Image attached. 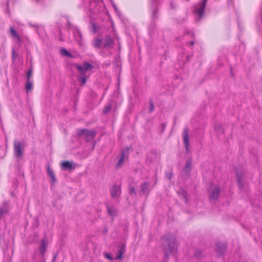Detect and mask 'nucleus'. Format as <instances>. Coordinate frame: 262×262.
<instances>
[{
  "instance_id": "f257e3e1",
  "label": "nucleus",
  "mask_w": 262,
  "mask_h": 262,
  "mask_svg": "<svg viewBox=\"0 0 262 262\" xmlns=\"http://www.w3.org/2000/svg\"><path fill=\"white\" fill-rule=\"evenodd\" d=\"M164 255V262H167L169 259L170 254H173L177 252L178 243L175 235L171 233H167L161 237Z\"/></svg>"
},
{
  "instance_id": "f03ea898",
  "label": "nucleus",
  "mask_w": 262,
  "mask_h": 262,
  "mask_svg": "<svg viewBox=\"0 0 262 262\" xmlns=\"http://www.w3.org/2000/svg\"><path fill=\"white\" fill-rule=\"evenodd\" d=\"M245 172L242 169H236V178L239 188L244 190L248 187V183L244 179Z\"/></svg>"
},
{
  "instance_id": "7ed1b4c3",
  "label": "nucleus",
  "mask_w": 262,
  "mask_h": 262,
  "mask_svg": "<svg viewBox=\"0 0 262 262\" xmlns=\"http://www.w3.org/2000/svg\"><path fill=\"white\" fill-rule=\"evenodd\" d=\"M208 0H203L201 3H199L195 6L194 9V13L201 18L204 14V10Z\"/></svg>"
},
{
  "instance_id": "20e7f679",
  "label": "nucleus",
  "mask_w": 262,
  "mask_h": 262,
  "mask_svg": "<svg viewBox=\"0 0 262 262\" xmlns=\"http://www.w3.org/2000/svg\"><path fill=\"white\" fill-rule=\"evenodd\" d=\"M14 155L18 158L20 159L23 157V150L21 148V143L18 141H15L14 143Z\"/></svg>"
},
{
  "instance_id": "39448f33",
  "label": "nucleus",
  "mask_w": 262,
  "mask_h": 262,
  "mask_svg": "<svg viewBox=\"0 0 262 262\" xmlns=\"http://www.w3.org/2000/svg\"><path fill=\"white\" fill-rule=\"evenodd\" d=\"M217 247V252L218 253V256H223L224 253L227 250V245L226 243L222 242H217L216 244Z\"/></svg>"
},
{
  "instance_id": "423d86ee",
  "label": "nucleus",
  "mask_w": 262,
  "mask_h": 262,
  "mask_svg": "<svg viewBox=\"0 0 262 262\" xmlns=\"http://www.w3.org/2000/svg\"><path fill=\"white\" fill-rule=\"evenodd\" d=\"M10 209V205L9 202H5L3 204L2 206L0 207V219L3 215L9 213Z\"/></svg>"
},
{
  "instance_id": "0eeeda50",
  "label": "nucleus",
  "mask_w": 262,
  "mask_h": 262,
  "mask_svg": "<svg viewBox=\"0 0 262 262\" xmlns=\"http://www.w3.org/2000/svg\"><path fill=\"white\" fill-rule=\"evenodd\" d=\"M76 68L81 73V74L83 75L86 72V71L92 70L93 68V66L90 64L89 63L85 62L82 66L77 65Z\"/></svg>"
},
{
  "instance_id": "6e6552de",
  "label": "nucleus",
  "mask_w": 262,
  "mask_h": 262,
  "mask_svg": "<svg viewBox=\"0 0 262 262\" xmlns=\"http://www.w3.org/2000/svg\"><path fill=\"white\" fill-rule=\"evenodd\" d=\"M61 168L62 170H71L74 169L75 166L72 162L64 161L61 163Z\"/></svg>"
},
{
  "instance_id": "1a4fd4ad",
  "label": "nucleus",
  "mask_w": 262,
  "mask_h": 262,
  "mask_svg": "<svg viewBox=\"0 0 262 262\" xmlns=\"http://www.w3.org/2000/svg\"><path fill=\"white\" fill-rule=\"evenodd\" d=\"M125 251V244L121 243L119 246V249L117 251V255L115 258V259H121L122 255Z\"/></svg>"
},
{
  "instance_id": "9d476101",
  "label": "nucleus",
  "mask_w": 262,
  "mask_h": 262,
  "mask_svg": "<svg viewBox=\"0 0 262 262\" xmlns=\"http://www.w3.org/2000/svg\"><path fill=\"white\" fill-rule=\"evenodd\" d=\"M183 138L184 140V144L186 150L188 151L189 146V137H188V129L187 128H184L183 133Z\"/></svg>"
},
{
  "instance_id": "9b49d317",
  "label": "nucleus",
  "mask_w": 262,
  "mask_h": 262,
  "mask_svg": "<svg viewBox=\"0 0 262 262\" xmlns=\"http://www.w3.org/2000/svg\"><path fill=\"white\" fill-rule=\"evenodd\" d=\"M210 196H216L220 192V188L216 185H211L209 189Z\"/></svg>"
},
{
  "instance_id": "f8f14e48",
  "label": "nucleus",
  "mask_w": 262,
  "mask_h": 262,
  "mask_svg": "<svg viewBox=\"0 0 262 262\" xmlns=\"http://www.w3.org/2000/svg\"><path fill=\"white\" fill-rule=\"evenodd\" d=\"M113 40L110 36H107L103 40V48H110L112 47Z\"/></svg>"
},
{
  "instance_id": "ddd939ff",
  "label": "nucleus",
  "mask_w": 262,
  "mask_h": 262,
  "mask_svg": "<svg viewBox=\"0 0 262 262\" xmlns=\"http://www.w3.org/2000/svg\"><path fill=\"white\" fill-rule=\"evenodd\" d=\"M47 173L51 178L52 184L54 185L56 182V179L53 170L50 168L49 165L47 166Z\"/></svg>"
},
{
  "instance_id": "4468645a",
  "label": "nucleus",
  "mask_w": 262,
  "mask_h": 262,
  "mask_svg": "<svg viewBox=\"0 0 262 262\" xmlns=\"http://www.w3.org/2000/svg\"><path fill=\"white\" fill-rule=\"evenodd\" d=\"M112 196H118L120 195V187L118 185H114L111 189Z\"/></svg>"
},
{
  "instance_id": "2eb2a0df",
  "label": "nucleus",
  "mask_w": 262,
  "mask_h": 262,
  "mask_svg": "<svg viewBox=\"0 0 262 262\" xmlns=\"http://www.w3.org/2000/svg\"><path fill=\"white\" fill-rule=\"evenodd\" d=\"M96 132L94 130H86L85 135L86 136V140L90 141L93 139L96 136Z\"/></svg>"
},
{
  "instance_id": "dca6fc26",
  "label": "nucleus",
  "mask_w": 262,
  "mask_h": 262,
  "mask_svg": "<svg viewBox=\"0 0 262 262\" xmlns=\"http://www.w3.org/2000/svg\"><path fill=\"white\" fill-rule=\"evenodd\" d=\"M46 240H45V238H43L41 241V244L40 247L39 248L40 254L42 256H43L45 255V252L46 251L47 246V244L46 243Z\"/></svg>"
},
{
  "instance_id": "f3484780",
  "label": "nucleus",
  "mask_w": 262,
  "mask_h": 262,
  "mask_svg": "<svg viewBox=\"0 0 262 262\" xmlns=\"http://www.w3.org/2000/svg\"><path fill=\"white\" fill-rule=\"evenodd\" d=\"M106 208L107 210V213L109 214V215H110L112 217H114L117 215L118 211L115 208L107 205Z\"/></svg>"
},
{
  "instance_id": "a211bd4d",
  "label": "nucleus",
  "mask_w": 262,
  "mask_h": 262,
  "mask_svg": "<svg viewBox=\"0 0 262 262\" xmlns=\"http://www.w3.org/2000/svg\"><path fill=\"white\" fill-rule=\"evenodd\" d=\"M93 46L97 48L103 47V40L98 38H95L92 41Z\"/></svg>"
},
{
  "instance_id": "6ab92c4d",
  "label": "nucleus",
  "mask_w": 262,
  "mask_h": 262,
  "mask_svg": "<svg viewBox=\"0 0 262 262\" xmlns=\"http://www.w3.org/2000/svg\"><path fill=\"white\" fill-rule=\"evenodd\" d=\"M191 164H192V159L189 158L186 163V165L184 167V170L186 172H189L191 169Z\"/></svg>"
},
{
  "instance_id": "aec40b11",
  "label": "nucleus",
  "mask_w": 262,
  "mask_h": 262,
  "mask_svg": "<svg viewBox=\"0 0 262 262\" xmlns=\"http://www.w3.org/2000/svg\"><path fill=\"white\" fill-rule=\"evenodd\" d=\"M10 33H11V35L13 37H15V38L17 39V40L19 42H20L21 38H20V36H19L18 33L16 32V31L14 29V28L12 27H10Z\"/></svg>"
},
{
  "instance_id": "412c9836",
  "label": "nucleus",
  "mask_w": 262,
  "mask_h": 262,
  "mask_svg": "<svg viewBox=\"0 0 262 262\" xmlns=\"http://www.w3.org/2000/svg\"><path fill=\"white\" fill-rule=\"evenodd\" d=\"M141 191L143 193H145L148 191V184L147 182H143L141 184L140 186Z\"/></svg>"
},
{
  "instance_id": "4be33fe9",
  "label": "nucleus",
  "mask_w": 262,
  "mask_h": 262,
  "mask_svg": "<svg viewBox=\"0 0 262 262\" xmlns=\"http://www.w3.org/2000/svg\"><path fill=\"white\" fill-rule=\"evenodd\" d=\"M214 128L217 134H221L224 133V130L222 127L220 123H215L214 124Z\"/></svg>"
},
{
  "instance_id": "5701e85b",
  "label": "nucleus",
  "mask_w": 262,
  "mask_h": 262,
  "mask_svg": "<svg viewBox=\"0 0 262 262\" xmlns=\"http://www.w3.org/2000/svg\"><path fill=\"white\" fill-rule=\"evenodd\" d=\"M194 256L196 258H201L203 256V251L199 249L196 250L194 253Z\"/></svg>"
},
{
  "instance_id": "b1692460",
  "label": "nucleus",
  "mask_w": 262,
  "mask_h": 262,
  "mask_svg": "<svg viewBox=\"0 0 262 262\" xmlns=\"http://www.w3.org/2000/svg\"><path fill=\"white\" fill-rule=\"evenodd\" d=\"M33 88V82L31 80H27L26 84V89L27 91H31Z\"/></svg>"
},
{
  "instance_id": "393cba45",
  "label": "nucleus",
  "mask_w": 262,
  "mask_h": 262,
  "mask_svg": "<svg viewBox=\"0 0 262 262\" xmlns=\"http://www.w3.org/2000/svg\"><path fill=\"white\" fill-rule=\"evenodd\" d=\"M60 52L61 55L63 56L69 57H72V55L71 53H70L66 49L64 48H61L60 50Z\"/></svg>"
},
{
  "instance_id": "a878e982",
  "label": "nucleus",
  "mask_w": 262,
  "mask_h": 262,
  "mask_svg": "<svg viewBox=\"0 0 262 262\" xmlns=\"http://www.w3.org/2000/svg\"><path fill=\"white\" fill-rule=\"evenodd\" d=\"M124 154H123L117 163V164L116 166L117 168H119L122 167L123 163V161H124Z\"/></svg>"
},
{
  "instance_id": "bb28decb",
  "label": "nucleus",
  "mask_w": 262,
  "mask_h": 262,
  "mask_svg": "<svg viewBox=\"0 0 262 262\" xmlns=\"http://www.w3.org/2000/svg\"><path fill=\"white\" fill-rule=\"evenodd\" d=\"M103 255L105 258L110 259V260H113L114 259H115L114 258H113L110 254H109L107 252H104L103 253Z\"/></svg>"
},
{
  "instance_id": "cd10ccee",
  "label": "nucleus",
  "mask_w": 262,
  "mask_h": 262,
  "mask_svg": "<svg viewBox=\"0 0 262 262\" xmlns=\"http://www.w3.org/2000/svg\"><path fill=\"white\" fill-rule=\"evenodd\" d=\"M78 79L79 81L82 84H84L85 83V82H86V78H85V77L84 76H83L82 77H78Z\"/></svg>"
},
{
  "instance_id": "c85d7f7f",
  "label": "nucleus",
  "mask_w": 262,
  "mask_h": 262,
  "mask_svg": "<svg viewBox=\"0 0 262 262\" xmlns=\"http://www.w3.org/2000/svg\"><path fill=\"white\" fill-rule=\"evenodd\" d=\"M32 71L31 69H30L28 72H27V80H30V78L32 76Z\"/></svg>"
},
{
  "instance_id": "c756f323",
  "label": "nucleus",
  "mask_w": 262,
  "mask_h": 262,
  "mask_svg": "<svg viewBox=\"0 0 262 262\" xmlns=\"http://www.w3.org/2000/svg\"><path fill=\"white\" fill-rule=\"evenodd\" d=\"M86 129H80L78 130L77 134L79 135H85Z\"/></svg>"
},
{
  "instance_id": "7c9ffc66",
  "label": "nucleus",
  "mask_w": 262,
  "mask_h": 262,
  "mask_svg": "<svg viewBox=\"0 0 262 262\" xmlns=\"http://www.w3.org/2000/svg\"><path fill=\"white\" fill-rule=\"evenodd\" d=\"M111 109V107L110 105H107V106H105L103 110L104 113H108V112L110 111Z\"/></svg>"
},
{
  "instance_id": "2f4dec72",
  "label": "nucleus",
  "mask_w": 262,
  "mask_h": 262,
  "mask_svg": "<svg viewBox=\"0 0 262 262\" xmlns=\"http://www.w3.org/2000/svg\"><path fill=\"white\" fill-rule=\"evenodd\" d=\"M57 256H58V252H56V253H54L53 259H52L51 262H55V260L57 257Z\"/></svg>"
},
{
  "instance_id": "473e14b6",
  "label": "nucleus",
  "mask_w": 262,
  "mask_h": 262,
  "mask_svg": "<svg viewBox=\"0 0 262 262\" xmlns=\"http://www.w3.org/2000/svg\"><path fill=\"white\" fill-rule=\"evenodd\" d=\"M218 198H210V202L214 203L217 200Z\"/></svg>"
},
{
  "instance_id": "72a5a7b5",
  "label": "nucleus",
  "mask_w": 262,
  "mask_h": 262,
  "mask_svg": "<svg viewBox=\"0 0 262 262\" xmlns=\"http://www.w3.org/2000/svg\"><path fill=\"white\" fill-rule=\"evenodd\" d=\"M77 35V36H78L80 38V39H81V37H82V35L79 32V31H77L76 33H75V36Z\"/></svg>"
},
{
  "instance_id": "f704fd0d",
  "label": "nucleus",
  "mask_w": 262,
  "mask_h": 262,
  "mask_svg": "<svg viewBox=\"0 0 262 262\" xmlns=\"http://www.w3.org/2000/svg\"><path fill=\"white\" fill-rule=\"evenodd\" d=\"M12 58L14 60L15 59V52L14 50H13L12 52Z\"/></svg>"
},
{
  "instance_id": "c9c22d12",
  "label": "nucleus",
  "mask_w": 262,
  "mask_h": 262,
  "mask_svg": "<svg viewBox=\"0 0 262 262\" xmlns=\"http://www.w3.org/2000/svg\"><path fill=\"white\" fill-rule=\"evenodd\" d=\"M130 192H131V194L132 195H133V194H135V190L134 188H132L131 190H130Z\"/></svg>"
},
{
  "instance_id": "e433bc0d",
  "label": "nucleus",
  "mask_w": 262,
  "mask_h": 262,
  "mask_svg": "<svg viewBox=\"0 0 262 262\" xmlns=\"http://www.w3.org/2000/svg\"><path fill=\"white\" fill-rule=\"evenodd\" d=\"M150 106H151L150 111H152L154 110V105H153L152 103H151V102L150 103Z\"/></svg>"
},
{
  "instance_id": "4c0bfd02",
  "label": "nucleus",
  "mask_w": 262,
  "mask_h": 262,
  "mask_svg": "<svg viewBox=\"0 0 262 262\" xmlns=\"http://www.w3.org/2000/svg\"><path fill=\"white\" fill-rule=\"evenodd\" d=\"M184 201H185V202L186 203H187V201H188V198H186V197H185V198H184Z\"/></svg>"
},
{
  "instance_id": "58836bf2",
  "label": "nucleus",
  "mask_w": 262,
  "mask_h": 262,
  "mask_svg": "<svg viewBox=\"0 0 262 262\" xmlns=\"http://www.w3.org/2000/svg\"><path fill=\"white\" fill-rule=\"evenodd\" d=\"M167 177H168V179H170L171 178V177H172V174L171 173H169V174L168 175Z\"/></svg>"
},
{
  "instance_id": "ea45409f",
  "label": "nucleus",
  "mask_w": 262,
  "mask_h": 262,
  "mask_svg": "<svg viewBox=\"0 0 262 262\" xmlns=\"http://www.w3.org/2000/svg\"><path fill=\"white\" fill-rule=\"evenodd\" d=\"M107 232V228H105V229H104V233H106Z\"/></svg>"
},
{
  "instance_id": "a19ab883",
  "label": "nucleus",
  "mask_w": 262,
  "mask_h": 262,
  "mask_svg": "<svg viewBox=\"0 0 262 262\" xmlns=\"http://www.w3.org/2000/svg\"><path fill=\"white\" fill-rule=\"evenodd\" d=\"M155 13H156V11H154L153 12V14H152V16L154 17H155Z\"/></svg>"
},
{
  "instance_id": "79ce46f5",
  "label": "nucleus",
  "mask_w": 262,
  "mask_h": 262,
  "mask_svg": "<svg viewBox=\"0 0 262 262\" xmlns=\"http://www.w3.org/2000/svg\"><path fill=\"white\" fill-rule=\"evenodd\" d=\"M190 43H191V45H193L194 44V41H191L190 42Z\"/></svg>"
},
{
  "instance_id": "37998d69",
  "label": "nucleus",
  "mask_w": 262,
  "mask_h": 262,
  "mask_svg": "<svg viewBox=\"0 0 262 262\" xmlns=\"http://www.w3.org/2000/svg\"><path fill=\"white\" fill-rule=\"evenodd\" d=\"M79 46H82V43L80 41L79 42Z\"/></svg>"
},
{
  "instance_id": "c03bdc74",
  "label": "nucleus",
  "mask_w": 262,
  "mask_h": 262,
  "mask_svg": "<svg viewBox=\"0 0 262 262\" xmlns=\"http://www.w3.org/2000/svg\"><path fill=\"white\" fill-rule=\"evenodd\" d=\"M41 262H45V261H41Z\"/></svg>"
}]
</instances>
